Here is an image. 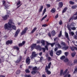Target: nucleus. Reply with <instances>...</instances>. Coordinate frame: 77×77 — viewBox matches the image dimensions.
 I'll return each instance as SVG.
<instances>
[{
  "mask_svg": "<svg viewBox=\"0 0 77 77\" xmlns=\"http://www.w3.org/2000/svg\"><path fill=\"white\" fill-rule=\"evenodd\" d=\"M47 17V15H45V16L42 18V20H44V19H45V18H46Z\"/></svg>",
  "mask_w": 77,
  "mask_h": 77,
  "instance_id": "obj_41",
  "label": "nucleus"
},
{
  "mask_svg": "<svg viewBox=\"0 0 77 77\" xmlns=\"http://www.w3.org/2000/svg\"><path fill=\"white\" fill-rule=\"evenodd\" d=\"M51 63H50L48 64V66H46L45 67V72H47V74L48 75L51 74V72L48 70V69L50 68V66H51Z\"/></svg>",
  "mask_w": 77,
  "mask_h": 77,
  "instance_id": "obj_2",
  "label": "nucleus"
},
{
  "mask_svg": "<svg viewBox=\"0 0 77 77\" xmlns=\"http://www.w3.org/2000/svg\"><path fill=\"white\" fill-rule=\"evenodd\" d=\"M20 29H18L15 32V37H17V36L18 35V33H20Z\"/></svg>",
  "mask_w": 77,
  "mask_h": 77,
  "instance_id": "obj_9",
  "label": "nucleus"
},
{
  "mask_svg": "<svg viewBox=\"0 0 77 77\" xmlns=\"http://www.w3.org/2000/svg\"><path fill=\"white\" fill-rule=\"evenodd\" d=\"M77 19V16L74 18V20H75Z\"/></svg>",
  "mask_w": 77,
  "mask_h": 77,
  "instance_id": "obj_64",
  "label": "nucleus"
},
{
  "mask_svg": "<svg viewBox=\"0 0 77 77\" xmlns=\"http://www.w3.org/2000/svg\"><path fill=\"white\" fill-rule=\"evenodd\" d=\"M69 48V47H68V46H67L64 47H63L62 48V50H65V51L67 50Z\"/></svg>",
  "mask_w": 77,
  "mask_h": 77,
  "instance_id": "obj_12",
  "label": "nucleus"
},
{
  "mask_svg": "<svg viewBox=\"0 0 77 77\" xmlns=\"http://www.w3.org/2000/svg\"><path fill=\"white\" fill-rule=\"evenodd\" d=\"M61 45L62 46H65V45H66V44H65V42H62L61 43Z\"/></svg>",
  "mask_w": 77,
  "mask_h": 77,
  "instance_id": "obj_25",
  "label": "nucleus"
},
{
  "mask_svg": "<svg viewBox=\"0 0 77 77\" xmlns=\"http://www.w3.org/2000/svg\"><path fill=\"white\" fill-rule=\"evenodd\" d=\"M19 47H22L23 46V44L21 43L19 44Z\"/></svg>",
  "mask_w": 77,
  "mask_h": 77,
  "instance_id": "obj_46",
  "label": "nucleus"
},
{
  "mask_svg": "<svg viewBox=\"0 0 77 77\" xmlns=\"http://www.w3.org/2000/svg\"><path fill=\"white\" fill-rule=\"evenodd\" d=\"M41 42L42 43L43 45H45V41L43 40H42L41 41Z\"/></svg>",
  "mask_w": 77,
  "mask_h": 77,
  "instance_id": "obj_26",
  "label": "nucleus"
},
{
  "mask_svg": "<svg viewBox=\"0 0 77 77\" xmlns=\"http://www.w3.org/2000/svg\"><path fill=\"white\" fill-rule=\"evenodd\" d=\"M20 70H17L16 72V73L17 74H20Z\"/></svg>",
  "mask_w": 77,
  "mask_h": 77,
  "instance_id": "obj_50",
  "label": "nucleus"
},
{
  "mask_svg": "<svg viewBox=\"0 0 77 77\" xmlns=\"http://www.w3.org/2000/svg\"><path fill=\"white\" fill-rule=\"evenodd\" d=\"M42 52H41L39 53V55L40 56H42Z\"/></svg>",
  "mask_w": 77,
  "mask_h": 77,
  "instance_id": "obj_62",
  "label": "nucleus"
},
{
  "mask_svg": "<svg viewBox=\"0 0 77 77\" xmlns=\"http://www.w3.org/2000/svg\"><path fill=\"white\" fill-rule=\"evenodd\" d=\"M46 6H47L48 7V8L50 7V4H47L46 5Z\"/></svg>",
  "mask_w": 77,
  "mask_h": 77,
  "instance_id": "obj_60",
  "label": "nucleus"
},
{
  "mask_svg": "<svg viewBox=\"0 0 77 77\" xmlns=\"http://www.w3.org/2000/svg\"><path fill=\"white\" fill-rule=\"evenodd\" d=\"M42 49L43 50V52H45V48H42Z\"/></svg>",
  "mask_w": 77,
  "mask_h": 77,
  "instance_id": "obj_55",
  "label": "nucleus"
},
{
  "mask_svg": "<svg viewBox=\"0 0 77 77\" xmlns=\"http://www.w3.org/2000/svg\"><path fill=\"white\" fill-rule=\"evenodd\" d=\"M74 71L73 72L74 74H75V73L77 72V66H76L74 68Z\"/></svg>",
  "mask_w": 77,
  "mask_h": 77,
  "instance_id": "obj_19",
  "label": "nucleus"
},
{
  "mask_svg": "<svg viewBox=\"0 0 77 77\" xmlns=\"http://www.w3.org/2000/svg\"><path fill=\"white\" fill-rule=\"evenodd\" d=\"M57 50H58V48H55L54 51H57Z\"/></svg>",
  "mask_w": 77,
  "mask_h": 77,
  "instance_id": "obj_58",
  "label": "nucleus"
},
{
  "mask_svg": "<svg viewBox=\"0 0 77 77\" xmlns=\"http://www.w3.org/2000/svg\"><path fill=\"white\" fill-rule=\"evenodd\" d=\"M67 71H68V69H66L63 73V75H65V74H66V72H67Z\"/></svg>",
  "mask_w": 77,
  "mask_h": 77,
  "instance_id": "obj_37",
  "label": "nucleus"
},
{
  "mask_svg": "<svg viewBox=\"0 0 77 77\" xmlns=\"http://www.w3.org/2000/svg\"><path fill=\"white\" fill-rule=\"evenodd\" d=\"M51 47H53V46H54V45H55V43H54L52 44L51 43Z\"/></svg>",
  "mask_w": 77,
  "mask_h": 77,
  "instance_id": "obj_45",
  "label": "nucleus"
},
{
  "mask_svg": "<svg viewBox=\"0 0 77 77\" xmlns=\"http://www.w3.org/2000/svg\"><path fill=\"white\" fill-rule=\"evenodd\" d=\"M43 59H44V58L43 57H41L40 59L41 62V60H43Z\"/></svg>",
  "mask_w": 77,
  "mask_h": 77,
  "instance_id": "obj_52",
  "label": "nucleus"
},
{
  "mask_svg": "<svg viewBox=\"0 0 77 77\" xmlns=\"http://www.w3.org/2000/svg\"><path fill=\"white\" fill-rule=\"evenodd\" d=\"M43 7L42 6H41L40 8L39 9V12H42V9H43Z\"/></svg>",
  "mask_w": 77,
  "mask_h": 77,
  "instance_id": "obj_17",
  "label": "nucleus"
},
{
  "mask_svg": "<svg viewBox=\"0 0 77 77\" xmlns=\"http://www.w3.org/2000/svg\"><path fill=\"white\" fill-rule=\"evenodd\" d=\"M48 25L46 24H43L42 25V27H47Z\"/></svg>",
  "mask_w": 77,
  "mask_h": 77,
  "instance_id": "obj_44",
  "label": "nucleus"
},
{
  "mask_svg": "<svg viewBox=\"0 0 77 77\" xmlns=\"http://www.w3.org/2000/svg\"><path fill=\"white\" fill-rule=\"evenodd\" d=\"M51 59L50 57H48V60L49 62H50L51 60Z\"/></svg>",
  "mask_w": 77,
  "mask_h": 77,
  "instance_id": "obj_39",
  "label": "nucleus"
},
{
  "mask_svg": "<svg viewBox=\"0 0 77 77\" xmlns=\"http://www.w3.org/2000/svg\"><path fill=\"white\" fill-rule=\"evenodd\" d=\"M37 28H35L32 31L31 33H33V32H35V30H36V29Z\"/></svg>",
  "mask_w": 77,
  "mask_h": 77,
  "instance_id": "obj_35",
  "label": "nucleus"
},
{
  "mask_svg": "<svg viewBox=\"0 0 77 77\" xmlns=\"http://www.w3.org/2000/svg\"><path fill=\"white\" fill-rule=\"evenodd\" d=\"M14 49H17V50H19V48H18L17 46H14Z\"/></svg>",
  "mask_w": 77,
  "mask_h": 77,
  "instance_id": "obj_31",
  "label": "nucleus"
},
{
  "mask_svg": "<svg viewBox=\"0 0 77 77\" xmlns=\"http://www.w3.org/2000/svg\"><path fill=\"white\" fill-rule=\"evenodd\" d=\"M25 44H26V42L25 41H23L22 42V44H23V45H24Z\"/></svg>",
  "mask_w": 77,
  "mask_h": 77,
  "instance_id": "obj_56",
  "label": "nucleus"
},
{
  "mask_svg": "<svg viewBox=\"0 0 77 77\" xmlns=\"http://www.w3.org/2000/svg\"><path fill=\"white\" fill-rule=\"evenodd\" d=\"M75 26V23L74 22H72L70 25V27L73 30H75L76 29V28L74 27Z\"/></svg>",
  "mask_w": 77,
  "mask_h": 77,
  "instance_id": "obj_3",
  "label": "nucleus"
},
{
  "mask_svg": "<svg viewBox=\"0 0 77 77\" xmlns=\"http://www.w3.org/2000/svg\"><path fill=\"white\" fill-rule=\"evenodd\" d=\"M74 39H77V36L76 35H74Z\"/></svg>",
  "mask_w": 77,
  "mask_h": 77,
  "instance_id": "obj_48",
  "label": "nucleus"
},
{
  "mask_svg": "<svg viewBox=\"0 0 77 77\" xmlns=\"http://www.w3.org/2000/svg\"><path fill=\"white\" fill-rule=\"evenodd\" d=\"M74 63H77V60H74Z\"/></svg>",
  "mask_w": 77,
  "mask_h": 77,
  "instance_id": "obj_49",
  "label": "nucleus"
},
{
  "mask_svg": "<svg viewBox=\"0 0 77 77\" xmlns=\"http://www.w3.org/2000/svg\"><path fill=\"white\" fill-rule=\"evenodd\" d=\"M51 12H52V13H54L55 12H56V9L54 8H53L51 10Z\"/></svg>",
  "mask_w": 77,
  "mask_h": 77,
  "instance_id": "obj_18",
  "label": "nucleus"
},
{
  "mask_svg": "<svg viewBox=\"0 0 77 77\" xmlns=\"http://www.w3.org/2000/svg\"><path fill=\"white\" fill-rule=\"evenodd\" d=\"M63 61L64 62L66 63V62H68V61H69V60H68V58H66L65 60H63Z\"/></svg>",
  "mask_w": 77,
  "mask_h": 77,
  "instance_id": "obj_21",
  "label": "nucleus"
},
{
  "mask_svg": "<svg viewBox=\"0 0 77 77\" xmlns=\"http://www.w3.org/2000/svg\"><path fill=\"white\" fill-rule=\"evenodd\" d=\"M20 61V59H18L16 62V63H19Z\"/></svg>",
  "mask_w": 77,
  "mask_h": 77,
  "instance_id": "obj_43",
  "label": "nucleus"
},
{
  "mask_svg": "<svg viewBox=\"0 0 77 77\" xmlns=\"http://www.w3.org/2000/svg\"><path fill=\"white\" fill-rule=\"evenodd\" d=\"M21 4V2L20 1H19L17 2V5L18 6V5H20Z\"/></svg>",
  "mask_w": 77,
  "mask_h": 77,
  "instance_id": "obj_33",
  "label": "nucleus"
},
{
  "mask_svg": "<svg viewBox=\"0 0 77 77\" xmlns=\"http://www.w3.org/2000/svg\"><path fill=\"white\" fill-rule=\"evenodd\" d=\"M71 33L72 35H74V33L73 32H71Z\"/></svg>",
  "mask_w": 77,
  "mask_h": 77,
  "instance_id": "obj_59",
  "label": "nucleus"
},
{
  "mask_svg": "<svg viewBox=\"0 0 77 77\" xmlns=\"http://www.w3.org/2000/svg\"><path fill=\"white\" fill-rule=\"evenodd\" d=\"M50 54L51 57L53 56V51L52 50H51L50 52Z\"/></svg>",
  "mask_w": 77,
  "mask_h": 77,
  "instance_id": "obj_15",
  "label": "nucleus"
},
{
  "mask_svg": "<svg viewBox=\"0 0 77 77\" xmlns=\"http://www.w3.org/2000/svg\"><path fill=\"white\" fill-rule=\"evenodd\" d=\"M59 6L60 8H62L63 6V3L62 2H59Z\"/></svg>",
  "mask_w": 77,
  "mask_h": 77,
  "instance_id": "obj_16",
  "label": "nucleus"
},
{
  "mask_svg": "<svg viewBox=\"0 0 77 77\" xmlns=\"http://www.w3.org/2000/svg\"><path fill=\"white\" fill-rule=\"evenodd\" d=\"M28 29V28H27V27L25 28L21 32V35H24V34L26 33V32H27V30Z\"/></svg>",
  "mask_w": 77,
  "mask_h": 77,
  "instance_id": "obj_8",
  "label": "nucleus"
},
{
  "mask_svg": "<svg viewBox=\"0 0 77 77\" xmlns=\"http://www.w3.org/2000/svg\"><path fill=\"white\" fill-rule=\"evenodd\" d=\"M26 63H29V57H28L26 59Z\"/></svg>",
  "mask_w": 77,
  "mask_h": 77,
  "instance_id": "obj_27",
  "label": "nucleus"
},
{
  "mask_svg": "<svg viewBox=\"0 0 77 77\" xmlns=\"http://www.w3.org/2000/svg\"><path fill=\"white\" fill-rule=\"evenodd\" d=\"M77 6L76 5H73L72 6V7L71 8L72 9H76L77 8Z\"/></svg>",
  "mask_w": 77,
  "mask_h": 77,
  "instance_id": "obj_30",
  "label": "nucleus"
},
{
  "mask_svg": "<svg viewBox=\"0 0 77 77\" xmlns=\"http://www.w3.org/2000/svg\"><path fill=\"white\" fill-rule=\"evenodd\" d=\"M37 54H36V52H33L32 53L31 56H30V58L31 59H33L34 57H36V56H37Z\"/></svg>",
  "mask_w": 77,
  "mask_h": 77,
  "instance_id": "obj_6",
  "label": "nucleus"
},
{
  "mask_svg": "<svg viewBox=\"0 0 77 77\" xmlns=\"http://www.w3.org/2000/svg\"><path fill=\"white\" fill-rule=\"evenodd\" d=\"M48 35L49 36H50V37H51V34H50V33H48Z\"/></svg>",
  "mask_w": 77,
  "mask_h": 77,
  "instance_id": "obj_63",
  "label": "nucleus"
},
{
  "mask_svg": "<svg viewBox=\"0 0 77 77\" xmlns=\"http://www.w3.org/2000/svg\"><path fill=\"white\" fill-rule=\"evenodd\" d=\"M7 24L8 25V26H9L10 25H15V23L12 21V20H9Z\"/></svg>",
  "mask_w": 77,
  "mask_h": 77,
  "instance_id": "obj_5",
  "label": "nucleus"
},
{
  "mask_svg": "<svg viewBox=\"0 0 77 77\" xmlns=\"http://www.w3.org/2000/svg\"><path fill=\"white\" fill-rule=\"evenodd\" d=\"M4 28L6 30L7 29L11 30L12 29L13 30H16L17 29V27L15 25H12L11 26L10 25L9 26H8V24H5L4 26Z\"/></svg>",
  "mask_w": 77,
  "mask_h": 77,
  "instance_id": "obj_1",
  "label": "nucleus"
},
{
  "mask_svg": "<svg viewBox=\"0 0 77 77\" xmlns=\"http://www.w3.org/2000/svg\"><path fill=\"white\" fill-rule=\"evenodd\" d=\"M68 54H69L68 52H66L64 53V54L66 56H67L68 55Z\"/></svg>",
  "mask_w": 77,
  "mask_h": 77,
  "instance_id": "obj_38",
  "label": "nucleus"
},
{
  "mask_svg": "<svg viewBox=\"0 0 77 77\" xmlns=\"http://www.w3.org/2000/svg\"><path fill=\"white\" fill-rule=\"evenodd\" d=\"M67 9L68 8H67L66 7L64 8L63 11V13H65V12L66 11V10H67Z\"/></svg>",
  "mask_w": 77,
  "mask_h": 77,
  "instance_id": "obj_22",
  "label": "nucleus"
},
{
  "mask_svg": "<svg viewBox=\"0 0 77 77\" xmlns=\"http://www.w3.org/2000/svg\"><path fill=\"white\" fill-rule=\"evenodd\" d=\"M62 36V31H60V33L58 35V37L60 38Z\"/></svg>",
  "mask_w": 77,
  "mask_h": 77,
  "instance_id": "obj_24",
  "label": "nucleus"
},
{
  "mask_svg": "<svg viewBox=\"0 0 77 77\" xmlns=\"http://www.w3.org/2000/svg\"><path fill=\"white\" fill-rule=\"evenodd\" d=\"M61 53H62V51L59 50L57 51V52L56 53V54L57 55L59 56V55H60Z\"/></svg>",
  "mask_w": 77,
  "mask_h": 77,
  "instance_id": "obj_13",
  "label": "nucleus"
},
{
  "mask_svg": "<svg viewBox=\"0 0 77 77\" xmlns=\"http://www.w3.org/2000/svg\"><path fill=\"white\" fill-rule=\"evenodd\" d=\"M59 23L60 25H62V24H63L62 21V20H60L59 22Z\"/></svg>",
  "mask_w": 77,
  "mask_h": 77,
  "instance_id": "obj_42",
  "label": "nucleus"
},
{
  "mask_svg": "<svg viewBox=\"0 0 77 77\" xmlns=\"http://www.w3.org/2000/svg\"><path fill=\"white\" fill-rule=\"evenodd\" d=\"M58 17H59L58 14H57V15L55 17V18H58Z\"/></svg>",
  "mask_w": 77,
  "mask_h": 77,
  "instance_id": "obj_57",
  "label": "nucleus"
},
{
  "mask_svg": "<svg viewBox=\"0 0 77 77\" xmlns=\"http://www.w3.org/2000/svg\"><path fill=\"white\" fill-rule=\"evenodd\" d=\"M47 45H51V43H48V42H46Z\"/></svg>",
  "mask_w": 77,
  "mask_h": 77,
  "instance_id": "obj_51",
  "label": "nucleus"
},
{
  "mask_svg": "<svg viewBox=\"0 0 77 77\" xmlns=\"http://www.w3.org/2000/svg\"><path fill=\"white\" fill-rule=\"evenodd\" d=\"M37 71H38V68L36 66H35L33 68L32 71L31 72V73L32 74H35L37 72Z\"/></svg>",
  "mask_w": 77,
  "mask_h": 77,
  "instance_id": "obj_4",
  "label": "nucleus"
},
{
  "mask_svg": "<svg viewBox=\"0 0 77 77\" xmlns=\"http://www.w3.org/2000/svg\"><path fill=\"white\" fill-rule=\"evenodd\" d=\"M0 77H5V76L3 75H0Z\"/></svg>",
  "mask_w": 77,
  "mask_h": 77,
  "instance_id": "obj_61",
  "label": "nucleus"
},
{
  "mask_svg": "<svg viewBox=\"0 0 77 77\" xmlns=\"http://www.w3.org/2000/svg\"><path fill=\"white\" fill-rule=\"evenodd\" d=\"M36 44H33L32 45H31V50H32L34 49V48H36L37 49H38V48H40V46H37V47H38V48H36Z\"/></svg>",
  "mask_w": 77,
  "mask_h": 77,
  "instance_id": "obj_7",
  "label": "nucleus"
},
{
  "mask_svg": "<svg viewBox=\"0 0 77 77\" xmlns=\"http://www.w3.org/2000/svg\"><path fill=\"white\" fill-rule=\"evenodd\" d=\"M75 54H76V53L75 52H74V53L72 54V56L73 57H74L75 56Z\"/></svg>",
  "mask_w": 77,
  "mask_h": 77,
  "instance_id": "obj_28",
  "label": "nucleus"
},
{
  "mask_svg": "<svg viewBox=\"0 0 77 77\" xmlns=\"http://www.w3.org/2000/svg\"><path fill=\"white\" fill-rule=\"evenodd\" d=\"M45 47L47 50H48V48H47V45H46L45 46Z\"/></svg>",
  "mask_w": 77,
  "mask_h": 77,
  "instance_id": "obj_53",
  "label": "nucleus"
},
{
  "mask_svg": "<svg viewBox=\"0 0 77 77\" xmlns=\"http://www.w3.org/2000/svg\"><path fill=\"white\" fill-rule=\"evenodd\" d=\"M62 74H63V70H61L60 72V75H62Z\"/></svg>",
  "mask_w": 77,
  "mask_h": 77,
  "instance_id": "obj_23",
  "label": "nucleus"
},
{
  "mask_svg": "<svg viewBox=\"0 0 77 77\" xmlns=\"http://www.w3.org/2000/svg\"><path fill=\"white\" fill-rule=\"evenodd\" d=\"M56 34V32L54 31H53L51 32V35L53 36H54Z\"/></svg>",
  "mask_w": 77,
  "mask_h": 77,
  "instance_id": "obj_20",
  "label": "nucleus"
},
{
  "mask_svg": "<svg viewBox=\"0 0 77 77\" xmlns=\"http://www.w3.org/2000/svg\"><path fill=\"white\" fill-rule=\"evenodd\" d=\"M65 36H66V38H67L68 40L69 41V37H68V33L66 32H65Z\"/></svg>",
  "mask_w": 77,
  "mask_h": 77,
  "instance_id": "obj_14",
  "label": "nucleus"
},
{
  "mask_svg": "<svg viewBox=\"0 0 77 77\" xmlns=\"http://www.w3.org/2000/svg\"><path fill=\"white\" fill-rule=\"evenodd\" d=\"M65 58V56H62L60 58L61 60H63Z\"/></svg>",
  "mask_w": 77,
  "mask_h": 77,
  "instance_id": "obj_29",
  "label": "nucleus"
},
{
  "mask_svg": "<svg viewBox=\"0 0 77 77\" xmlns=\"http://www.w3.org/2000/svg\"><path fill=\"white\" fill-rule=\"evenodd\" d=\"M45 12H46V8H45L43 11L42 15H44V14L45 13Z\"/></svg>",
  "mask_w": 77,
  "mask_h": 77,
  "instance_id": "obj_36",
  "label": "nucleus"
},
{
  "mask_svg": "<svg viewBox=\"0 0 77 77\" xmlns=\"http://www.w3.org/2000/svg\"><path fill=\"white\" fill-rule=\"evenodd\" d=\"M9 17V15H6L5 16L2 17V18L4 20H6Z\"/></svg>",
  "mask_w": 77,
  "mask_h": 77,
  "instance_id": "obj_10",
  "label": "nucleus"
},
{
  "mask_svg": "<svg viewBox=\"0 0 77 77\" xmlns=\"http://www.w3.org/2000/svg\"><path fill=\"white\" fill-rule=\"evenodd\" d=\"M5 1L3 0V1H2V3L3 5H5Z\"/></svg>",
  "mask_w": 77,
  "mask_h": 77,
  "instance_id": "obj_54",
  "label": "nucleus"
},
{
  "mask_svg": "<svg viewBox=\"0 0 77 77\" xmlns=\"http://www.w3.org/2000/svg\"><path fill=\"white\" fill-rule=\"evenodd\" d=\"M12 44V41L8 40L6 42V44L9 45V44Z\"/></svg>",
  "mask_w": 77,
  "mask_h": 77,
  "instance_id": "obj_11",
  "label": "nucleus"
},
{
  "mask_svg": "<svg viewBox=\"0 0 77 77\" xmlns=\"http://www.w3.org/2000/svg\"><path fill=\"white\" fill-rule=\"evenodd\" d=\"M57 45L59 48H62V46H61V45H60V44L59 43L57 44Z\"/></svg>",
  "mask_w": 77,
  "mask_h": 77,
  "instance_id": "obj_32",
  "label": "nucleus"
},
{
  "mask_svg": "<svg viewBox=\"0 0 77 77\" xmlns=\"http://www.w3.org/2000/svg\"><path fill=\"white\" fill-rule=\"evenodd\" d=\"M25 72L26 73H29V69H26L25 70Z\"/></svg>",
  "mask_w": 77,
  "mask_h": 77,
  "instance_id": "obj_40",
  "label": "nucleus"
},
{
  "mask_svg": "<svg viewBox=\"0 0 77 77\" xmlns=\"http://www.w3.org/2000/svg\"><path fill=\"white\" fill-rule=\"evenodd\" d=\"M69 3H70V5H74V3H75L74 2L71 1H70L69 2Z\"/></svg>",
  "mask_w": 77,
  "mask_h": 77,
  "instance_id": "obj_34",
  "label": "nucleus"
},
{
  "mask_svg": "<svg viewBox=\"0 0 77 77\" xmlns=\"http://www.w3.org/2000/svg\"><path fill=\"white\" fill-rule=\"evenodd\" d=\"M70 48L72 51H74V47H71Z\"/></svg>",
  "mask_w": 77,
  "mask_h": 77,
  "instance_id": "obj_47",
  "label": "nucleus"
}]
</instances>
